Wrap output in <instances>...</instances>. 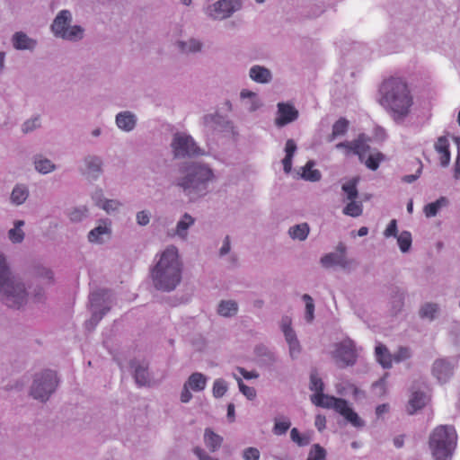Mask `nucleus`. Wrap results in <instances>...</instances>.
Returning a JSON list of instances; mask_svg holds the SVG:
<instances>
[{
  "mask_svg": "<svg viewBox=\"0 0 460 460\" xmlns=\"http://www.w3.org/2000/svg\"><path fill=\"white\" fill-rule=\"evenodd\" d=\"M447 203V199L445 197H441L435 202L427 204L423 208V212L427 217H433L443 207H446Z\"/></svg>",
  "mask_w": 460,
  "mask_h": 460,
  "instance_id": "42",
  "label": "nucleus"
},
{
  "mask_svg": "<svg viewBox=\"0 0 460 460\" xmlns=\"http://www.w3.org/2000/svg\"><path fill=\"white\" fill-rule=\"evenodd\" d=\"M28 196V188L23 184H17L11 193V201L15 205H21L25 202Z\"/></svg>",
  "mask_w": 460,
  "mask_h": 460,
  "instance_id": "39",
  "label": "nucleus"
},
{
  "mask_svg": "<svg viewBox=\"0 0 460 460\" xmlns=\"http://www.w3.org/2000/svg\"><path fill=\"white\" fill-rule=\"evenodd\" d=\"M33 166L35 171L40 174H48L57 170V165L42 155H37L33 157Z\"/></svg>",
  "mask_w": 460,
  "mask_h": 460,
  "instance_id": "30",
  "label": "nucleus"
},
{
  "mask_svg": "<svg viewBox=\"0 0 460 460\" xmlns=\"http://www.w3.org/2000/svg\"><path fill=\"white\" fill-rule=\"evenodd\" d=\"M183 261L178 247L168 244L159 251L154 259L150 271L154 287L161 291L174 290L181 282Z\"/></svg>",
  "mask_w": 460,
  "mask_h": 460,
  "instance_id": "2",
  "label": "nucleus"
},
{
  "mask_svg": "<svg viewBox=\"0 0 460 460\" xmlns=\"http://www.w3.org/2000/svg\"><path fill=\"white\" fill-rule=\"evenodd\" d=\"M231 251V243L228 236H226L223 240L222 245L219 249V256L225 257L226 255L229 254Z\"/></svg>",
  "mask_w": 460,
  "mask_h": 460,
  "instance_id": "62",
  "label": "nucleus"
},
{
  "mask_svg": "<svg viewBox=\"0 0 460 460\" xmlns=\"http://www.w3.org/2000/svg\"><path fill=\"white\" fill-rule=\"evenodd\" d=\"M436 152L439 155V162L441 166L446 167L450 163L449 140L447 137L442 136L438 138L434 145Z\"/></svg>",
  "mask_w": 460,
  "mask_h": 460,
  "instance_id": "27",
  "label": "nucleus"
},
{
  "mask_svg": "<svg viewBox=\"0 0 460 460\" xmlns=\"http://www.w3.org/2000/svg\"><path fill=\"white\" fill-rule=\"evenodd\" d=\"M384 235L386 238L389 237H396L398 235L397 230V221L395 219H392L387 225L386 228L384 231Z\"/></svg>",
  "mask_w": 460,
  "mask_h": 460,
  "instance_id": "60",
  "label": "nucleus"
},
{
  "mask_svg": "<svg viewBox=\"0 0 460 460\" xmlns=\"http://www.w3.org/2000/svg\"><path fill=\"white\" fill-rule=\"evenodd\" d=\"M348 126L349 123L346 119H340L333 124L332 134L327 137L326 140L328 142H332L336 138L345 135L348 129Z\"/></svg>",
  "mask_w": 460,
  "mask_h": 460,
  "instance_id": "43",
  "label": "nucleus"
},
{
  "mask_svg": "<svg viewBox=\"0 0 460 460\" xmlns=\"http://www.w3.org/2000/svg\"><path fill=\"white\" fill-rule=\"evenodd\" d=\"M192 452L198 460H219L217 457L211 456L208 452L200 447H195L192 449Z\"/></svg>",
  "mask_w": 460,
  "mask_h": 460,
  "instance_id": "57",
  "label": "nucleus"
},
{
  "mask_svg": "<svg viewBox=\"0 0 460 460\" xmlns=\"http://www.w3.org/2000/svg\"><path fill=\"white\" fill-rule=\"evenodd\" d=\"M378 102L395 123L402 124L411 114L414 97L403 79L391 77L381 84Z\"/></svg>",
  "mask_w": 460,
  "mask_h": 460,
  "instance_id": "1",
  "label": "nucleus"
},
{
  "mask_svg": "<svg viewBox=\"0 0 460 460\" xmlns=\"http://www.w3.org/2000/svg\"><path fill=\"white\" fill-rule=\"evenodd\" d=\"M137 123V117L130 111H123L116 114L115 124L123 132H131Z\"/></svg>",
  "mask_w": 460,
  "mask_h": 460,
  "instance_id": "24",
  "label": "nucleus"
},
{
  "mask_svg": "<svg viewBox=\"0 0 460 460\" xmlns=\"http://www.w3.org/2000/svg\"><path fill=\"white\" fill-rule=\"evenodd\" d=\"M112 222L108 217H102L95 221L94 226L87 233L86 240L92 245H104L112 239Z\"/></svg>",
  "mask_w": 460,
  "mask_h": 460,
  "instance_id": "12",
  "label": "nucleus"
},
{
  "mask_svg": "<svg viewBox=\"0 0 460 460\" xmlns=\"http://www.w3.org/2000/svg\"><path fill=\"white\" fill-rule=\"evenodd\" d=\"M10 42L12 47L17 51L34 52L39 45L37 39L31 37L23 31L13 33Z\"/></svg>",
  "mask_w": 460,
  "mask_h": 460,
  "instance_id": "20",
  "label": "nucleus"
},
{
  "mask_svg": "<svg viewBox=\"0 0 460 460\" xmlns=\"http://www.w3.org/2000/svg\"><path fill=\"white\" fill-rule=\"evenodd\" d=\"M438 307L437 305L426 304L421 307L420 314L422 318L432 320L435 318L436 314H438Z\"/></svg>",
  "mask_w": 460,
  "mask_h": 460,
  "instance_id": "53",
  "label": "nucleus"
},
{
  "mask_svg": "<svg viewBox=\"0 0 460 460\" xmlns=\"http://www.w3.org/2000/svg\"><path fill=\"white\" fill-rule=\"evenodd\" d=\"M290 421L288 418H279L275 420L273 433L275 435H283L290 428Z\"/></svg>",
  "mask_w": 460,
  "mask_h": 460,
  "instance_id": "49",
  "label": "nucleus"
},
{
  "mask_svg": "<svg viewBox=\"0 0 460 460\" xmlns=\"http://www.w3.org/2000/svg\"><path fill=\"white\" fill-rule=\"evenodd\" d=\"M298 114V111L291 103L279 102L274 123L277 127L282 128L296 120Z\"/></svg>",
  "mask_w": 460,
  "mask_h": 460,
  "instance_id": "19",
  "label": "nucleus"
},
{
  "mask_svg": "<svg viewBox=\"0 0 460 460\" xmlns=\"http://www.w3.org/2000/svg\"><path fill=\"white\" fill-rule=\"evenodd\" d=\"M30 299H31L33 303H41L45 299L44 289L42 288H35Z\"/></svg>",
  "mask_w": 460,
  "mask_h": 460,
  "instance_id": "61",
  "label": "nucleus"
},
{
  "mask_svg": "<svg viewBox=\"0 0 460 460\" xmlns=\"http://www.w3.org/2000/svg\"><path fill=\"white\" fill-rule=\"evenodd\" d=\"M310 390L314 392V394L311 395V401L314 404L323 408L333 409L341 415L348 423L356 429L365 427V420L358 416L346 400L330 396L323 393V383L316 373L311 374Z\"/></svg>",
  "mask_w": 460,
  "mask_h": 460,
  "instance_id": "5",
  "label": "nucleus"
},
{
  "mask_svg": "<svg viewBox=\"0 0 460 460\" xmlns=\"http://www.w3.org/2000/svg\"><path fill=\"white\" fill-rule=\"evenodd\" d=\"M310 233V226L307 223H300L288 228V236L295 241H305Z\"/></svg>",
  "mask_w": 460,
  "mask_h": 460,
  "instance_id": "32",
  "label": "nucleus"
},
{
  "mask_svg": "<svg viewBox=\"0 0 460 460\" xmlns=\"http://www.w3.org/2000/svg\"><path fill=\"white\" fill-rule=\"evenodd\" d=\"M333 348L332 356L336 363L341 367L355 365L361 351V348L358 347L349 338L335 343Z\"/></svg>",
  "mask_w": 460,
  "mask_h": 460,
  "instance_id": "9",
  "label": "nucleus"
},
{
  "mask_svg": "<svg viewBox=\"0 0 460 460\" xmlns=\"http://www.w3.org/2000/svg\"><path fill=\"white\" fill-rule=\"evenodd\" d=\"M89 208L87 206H79L72 208L67 212L69 220L73 223H79L89 217Z\"/></svg>",
  "mask_w": 460,
  "mask_h": 460,
  "instance_id": "41",
  "label": "nucleus"
},
{
  "mask_svg": "<svg viewBox=\"0 0 460 460\" xmlns=\"http://www.w3.org/2000/svg\"><path fill=\"white\" fill-rule=\"evenodd\" d=\"M216 180L212 168L203 163H190L185 167L184 174L177 181L183 193L191 201L205 197L209 185Z\"/></svg>",
  "mask_w": 460,
  "mask_h": 460,
  "instance_id": "4",
  "label": "nucleus"
},
{
  "mask_svg": "<svg viewBox=\"0 0 460 460\" xmlns=\"http://www.w3.org/2000/svg\"><path fill=\"white\" fill-rule=\"evenodd\" d=\"M239 99L242 106L250 113L259 111L263 106V102L260 95L247 88L240 91Z\"/></svg>",
  "mask_w": 460,
  "mask_h": 460,
  "instance_id": "21",
  "label": "nucleus"
},
{
  "mask_svg": "<svg viewBox=\"0 0 460 460\" xmlns=\"http://www.w3.org/2000/svg\"><path fill=\"white\" fill-rule=\"evenodd\" d=\"M204 444L207 448L214 453L219 450L223 444V437L214 432L210 428H207L204 430L203 435Z\"/></svg>",
  "mask_w": 460,
  "mask_h": 460,
  "instance_id": "29",
  "label": "nucleus"
},
{
  "mask_svg": "<svg viewBox=\"0 0 460 460\" xmlns=\"http://www.w3.org/2000/svg\"><path fill=\"white\" fill-rule=\"evenodd\" d=\"M397 243L402 252H407L411 246V234L408 231H402L397 236Z\"/></svg>",
  "mask_w": 460,
  "mask_h": 460,
  "instance_id": "46",
  "label": "nucleus"
},
{
  "mask_svg": "<svg viewBox=\"0 0 460 460\" xmlns=\"http://www.w3.org/2000/svg\"><path fill=\"white\" fill-rule=\"evenodd\" d=\"M93 204L107 215L114 216L123 208V202L119 199L106 198L102 188L96 186L90 194Z\"/></svg>",
  "mask_w": 460,
  "mask_h": 460,
  "instance_id": "14",
  "label": "nucleus"
},
{
  "mask_svg": "<svg viewBox=\"0 0 460 460\" xmlns=\"http://www.w3.org/2000/svg\"><path fill=\"white\" fill-rule=\"evenodd\" d=\"M24 225L25 222L23 220H15L13 222V227L7 232V237L12 243L18 244L23 242L25 238Z\"/></svg>",
  "mask_w": 460,
  "mask_h": 460,
  "instance_id": "33",
  "label": "nucleus"
},
{
  "mask_svg": "<svg viewBox=\"0 0 460 460\" xmlns=\"http://www.w3.org/2000/svg\"><path fill=\"white\" fill-rule=\"evenodd\" d=\"M453 366L445 359H438L432 367L433 376L439 382H447L453 375Z\"/></svg>",
  "mask_w": 460,
  "mask_h": 460,
  "instance_id": "26",
  "label": "nucleus"
},
{
  "mask_svg": "<svg viewBox=\"0 0 460 460\" xmlns=\"http://www.w3.org/2000/svg\"><path fill=\"white\" fill-rule=\"evenodd\" d=\"M394 363H400L407 360L411 357V352L408 348L401 347L393 353Z\"/></svg>",
  "mask_w": 460,
  "mask_h": 460,
  "instance_id": "55",
  "label": "nucleus"
},
{
  "mask_svg": "<svg viewBox=\"0 0 460 460\" xmlns=\"http://www.w3.org/2000/svg\"><path fill=\"white\" fill-rule=\"evenodd\" d=\"M314 162L309 161L302 168V178L309 181H318L321 179V172L317 169H314Z\"/></svg>",
  "mask_w": 460,
  "mask_h": 460,
  "instance_id": "44",
  "label": "nucleus"
},
{
  "mask_svg": "<svg viewBox=\"0 0 460 460\" xmlns=\"http://www.w3.org/2000/svg\"><path fill=\"white\" fill-rule=\"evenodd\" d=\"M173 45L181 53L186 55L199 53L203 48L202 41L193 37L186 40H176Z\"/></svg>",
  "mask_w": 460,
  "mask_h": 460,
  "instance_id": "25",
  "label": "nucleus"
},
{
  "mask_svg": "<svg viewBox=\"0 0 460 460\" xmlns=\"http://www.w3.org/2000/svg\"><path fill=\"white\" fill-rule=\"evenodd\" d=\"M288 346L290 358L292 359H296L302 351V347L299 341L297 340L292 343H289Z\"/></svg>",
  "mask_w": 460,
  "mask_h": 460,
  "instance_id": "59",
  "label": "nucleus"
},
{
  "mask_svg": "<svg viewBox=\"0 0 460 460\" xmlns=\"http://www.w3.org/2000/svg\"><path fill=\"white\" fill-rule=\"evenodd\" d=\"M151 213L148 210L138 211L136 215V221L138 226H146L149 224Z\"/></svg>",
  "mask_w": 460,
  "mask_h": 460,
  "instance_id": "58",
  "label": "nucleus"
},
{
  "mask_svg": "<svg viewBox=\"0 0 460 460\" xmlns=\"http://www.w3.org/2000/svg\"><path fill=\"white\" fill-rule=\"evenodd\" d=\"M79 170L87 180L96 181L104 172L103 159L98 155L88 154L82 159Z\"/></svg>",
  "mask_w": 460,
  "mask_h": 460,
  "instance_id": "15",
  "label": "nucleus"
},
{
  "mask_svg": "<svg viewBox=\"0 0 460 460\" xmlns=\"http://www.w3.org/2000/svg\"><path fill=\"white\" fill-rule=\"evenodd\" d=\"M234 378L238 384L240 392L249 400H253L256 397V391L253 387L248 386L243 384L242 379L235 374H233Z\"/></svg>",
  "mask_w": 460,
  "mask_h": 460,
  "instance_id": "48",
  "label": "nucleus"
},
{
  "mask_svg": "<svg viewBox=\"0 0 460 460\" xmlns=\"http://www.w3.org/2000/svg\"><path fill=\"white\" fill-rule=\"evenodd\" d=\"M346 205L342 209V213L345 216H349L351 217H358L363 213V204L361 201L357 199L346 200L344 201Z\"/></svg>",
  "mask_w": 460,
  "mask_h": 460,
  "instance_id": "37",
  "label": "nucleus"
},
{
  "mask_svg": "<svg viewBox=\"0 0 460 460\" xmlns=\"http://www.w3.org/2000/svg\"><path fill=\"white\" fill-rule=\"evenodd\" d=\"M228 389L227 383L223 378H217L213 382L212 394L215 398H221Z\"/></svg>",
  "mask_w": 460,
  "mask_h": 460,
  "instance_id": "47",
  "label": "nucleus"
},
{
  "mask_svg": "<svg viewBox=\"0 0 460 460\" xmlns=\"http://www.w3.org/2000/svg\"><path fill=\"white\" fill-rule=\"evenodd\" d=\"M57 385L56 374L50 370L45 371L35 376L31 394L37 400L46 401L55 391Z\"/></svg>",
  "mask_w": 460,
  "mask_h": 460,
  "instance_id": "11",
  "label": "nucleus"
},
{
  "mask_svg": "<svg viewBox=\"0 0 460 460\" xmlns=\"http://www.w3.org/2000/svg\"><path fill=\"white\" fill-rule=\"evenodd\" d=\"M296 144L293 139H288L285 146V157L282 160L283 169L286 173H289L292 169V158L296 151Z\"/></svg>",
  "mask_w": 460,
  "mask_h": 460,
  "instance_id": "35",
  "label": "nucleus"
},
{
  "mask_svg": "<svg viewBox=\"0 0 460 460\" xmlns=\"http://www.w3.org/2000/svg\"><path fill=\"white\" fill-rule=\"evenodd\" d=\"M357 183L358 179L353 178L342 184L341 190L344 193L343 201L358 199V191L357 189Z\"/></svg>",
  "mask_w": 460,
  "mask_h": 460,
  "instance_id": "38",
  "label": "nucleus"
},
{
  "mask_svg": "<svg viewBox=\"0 0 460 460\" xmlns=\"http://www.w3.org/2000/svg\"><path fill=\"white\" fill-rule=\"evenodd\" d=\"M196 224V217L188 212L180 216L173 228L168 232V236L181 242H186L190 237V231Z\"/></svg>",
  "mask_w": 460,
  "mask_h": 460,
  "instance_id": "17",
  "label": "nucleus"
},
{
  "mask_svg": "<svg viewBox=\"0 0 460 460\" xmlns=\"http://www.w3.org/2000/svg\"><path fill=\"white\" fill-rule=\"evenodd\" d=\"M241 456L243 460H260L261 452L255 447H247L242 450Z\"/></svg>",
  "mask_w": 460,
  "mask_h": 460,
  "instance_id": "54",
  "label": "nucleus"
},
{
  "mask_svg": "<svg viewBox=\"0 0 460 460\" xmlns=\"http://www.w3.org/2000/svg\"><path fill=\"white\" fill-rule=\"evenodd\" d=\"M249 78L259 84H269L273 80L272 71L261 65H253L248 71Z\"/></svg>",
  "mask_w": 460,
  "mask_h": 460,
  "instance_id": "23",
  "label": "nucleus"
},
{
  "mask_svg": "<svg viewBox=\"0 0 460 460\" xmlns=\"http://www.w3.org/2000/svg\"><path fill=\"white\" fill-rule=\"evenodd\" d=\"M320 263L326 269L340 267L348 270L350 269L352 261L342 253L330 252L321 258Z\"/></svg>",
  "mask_w": 460,
  "mask_h": 460,
  "instance_id": "22",
  "label": "nucleus"
},
{
  "mask_svg": "<svg viewBox=\"0 0 460 460\" xmlns=\"http://www.w3.org/2000/svg\"><path fill=\"white\" fill-rule=\"evenodd\" d=\"M325 458V450L320 447L319 445H314L311 451L309 452L308 457L306 460H324Z\"/></svg>",
  "mask_w": 460,
  "mask_h": 460,
  "instance_id": "56",
  "label": "nucleus"
},
{
  "mask_svg": "<svg viewBox=\"0 0 460 460\" xmlns=\"http://www.w3.org/2000/svg\"><path fill=\"white\" fill-rule=\"evenodd\" d=\"M172 148L176 157H185L203 155L192 137L185 133L175 134L172 141Z\"/></svg>",
  "mask_w": 460,
  "mask_h": 460,
  "instance_id": "13",
  "label": "nucleus"
},
{
  "mask_svg": "<svg viewBox=\"0 0 460 460\" xmlns=\"http://www.w3.org/2000/svg\"><path fill=\"white\" fill-rule=\"evenodd\" d=\"M237 371L245 378V379H255L259 377V374L256 371H247L243 367H238Z\"/></svg>",
  "mask_w": 460,
  "mask_h": 460,
  "instance_id": "64",
  "label": "nucleus"
},
{
  "mask_svg": "<svg viewBox=\"0 0 460 460\" xmlns=\"http://www.w3.org/2000/svg\"><path fill=\"white\" fill-rule=\"evenodd\" d=\"M30 300L25 283L12 272L7 258L0 252V301L12 309H21Z\"/></svg>",
  "mask_w": 460,
  "mask_h": 460,
  "instance_id": "3",
  "label": "nucleus"
},
{
  "mask_svg": "<svg viewBox=\"0 0 460 460\" xmlns=\"http://www.w3.org/2000/svg\"><path fill=\"white\" fill-rule=\"evenodd\" d=\"M39 275L45 283H50L53 280V272L49 269H42Z\"/></svg>",
  "mask_w": 460,
  "mask_h": 460,
  "instance_id": "63",
  "label": "nucleus"
},
{
  "mask_svg": "<svg viewBox=\"0 0 460 460\" xmlns=\"http://www.w3.org/2000/svg\"><path fill=\"white\" fill-rule=\"evenodd\" d=\"M132 368H134L135 380L139 386L150 385L149 374L144 365L136 366V364L133 363Z\"/></svg>",
  "mask_w": 460,
  "mask_h": 460,
  "instance_id": "40",
  "label": "nucleus"
},
{
  "mask_svg": "<svg viewBox=\"0 0 460 460\" xmlns=\"http://www.w3.org/2000/svg\"><path fill=\"white\" fill-rule=\"evenodd\" d=\"M370 138L365 135H359L358 137L353 141H346L339 143L335 146L337 149L343 150L346 155L351 153L358 155L361 162L366 166L373 171L376 170L379 164L384 159V155L377 150L371 149L368 142Z\"/></svg>",
  "mask_w": 460,
  "mask_h": 460,
  "instance_id": "7",
  "label": "nucleus"
},
{
  "mask_svg": "<svg viewBox=\"0 0 460 460\" xmlns=\"http://www.w3.org/2000/svg\"><path fill=\"white\" fill-rule=\"evenodd\" d=\"M303 301L305 304V318L308 323H311L314 320V304L313 298L305 294L302 296Z\"/></svg>",
  "mask_w": 460,
  "mask_h": 460,
  "instance_id": "50",
  "label": "nucleus"
},
{
  "mask_svg": "<svg viewBox=\"0 0 460 460\" xmlns=\"http://www.w3.org/2000/svg\"><path fill=\"white\" fill-rule=\"evenodd\" d=\"M222 117L217 113L207 114L203 117V125L209 130H217L222 121Z\"/></svg>",
  "mask_w": 460,
  "mask_h": 460,
  "instance_id": "45",
  "label": "nucleus"
},
{
  "mask_svg": "<svg viewBox=\"0 0 460 460\" xmlns=\"http://www.w3.org/2000/svg\"><path fill=\"white\" fill-rule=\"evenodd\" d=\"M40 127V117H32L25 120L22 125V131L23 134H29Z\"/></svg>",
  "mask_w": 460,
  "mask_h": 460,
  "instance_id": "51",
  "label": "nucleus"
},
{
  "mask_svg": "<svg viewBox=\"0 0 460 460\" xmlns=\"http://www.w3.org/2000/svg\"><path fill=\"white\" fill-rule=\"evenodd\" d=\"M457 444L455 428L439 425L429 435V446L435 460H451Z\"/></svg>",
  "mask_w": 460,
  "mask_h": 460,
  "instance_id": "6",
  "label": "nucleus"
},
{
  "mask_svg": "<svg viewBox=\"0 0 460 460\" xmlns=\"http://www.w3.org/2000/svg\"><path fill=\"white\" fill-rule=\"evenodd\" d=\"M108 298V292L103 290L96 291L91 294L90 306L93 315L90 322L93 323V324H96L110 309V304L107 301Z\"/></svg>",
  "mask_w": 460,
  "mask_h": 460,
  "instance_id": "18",
  "label": "nucleus"
},
{
  "mask_svg": "<svg viewBox=\"0 0 460 460\" xmlns=\"http://www.w3.org/2000/svg\"><path fill=\"white\" fill-rule=\"evenodd\" d=\"M217 314L223 317H233L238 312V304L232 299L222 300L217 305Z\"/></svg>",
  "mask_w": 460,
  "mask_h": 460,
  "instance_id": "34",
  "label": "nucleus"
},
{
  "mask_svg": "<svg viewBox=\"0 0 460 460\" xmlns=\"http://www.w3.org/2000/svg\"><path fill=\"white\" fill-rule=\"evenodd\" d=\"M290 438L293 442H295L300 447L306 446L310 443V437L305 434H301L296 428H293L291 429Z\"/></svg>",
  "mask_w": 460,
  "mask_h": 460,
  "instance_id": "52",
  "label": "nucleus"
},
{
  "mask_svg": "<svg viewBox=\"0 0 460 460\" xmlns=\"http://www.w3.org/2000/svg\"><path fill=\"white\" fill-rule=\"evenodd\" d=\"M376 360L384 367L391 368L394 364L393 353L382 343L376 344L375 348Z\"/></svg>",
  "mask_w": 460,
  "mask_h": 460,
  "instance_id": "28",
  "label": "nucleus"
},
{
  "mask_svg": "<svg viewBox=\"0 0 460 460\" xmlns=\"http://www.w3.org/2000/svg\"><path fill=\"white\" fill-rule=\"evenodd\" d=\"M428 397L422 392H412L406 411L409 414H414L417 411L420 410L427 403Z\"/></svg>",
  "mask_w": 460,
  "mask_h": 460,
  "instance_id": "31",
  "label": "nucleus"
},
{
  "mask_svg": "<svg viewBox=\"0 0 460 460\" xmlns=\"http://www.w3.org/2000/svg\"><path fill=\"white\" fill-rule=\"evenodd\" d=\"M73 16L68 10L58 12L53 20L50 30L56 38L69 42H78L84 37V29L78 24H72Z\"/></svg>",
  "mask_w": 460,
  "mask_h": 460,
  "instance_id": "8",
  "label": "nucleus"
},
{
  "mask_svg": "<svg viewBox=\"0 0 460 460\" xmlns=\"http://www.w3.org/2000/svg\"><path fill=\"white\" fill-rule=\"evenodd\" d=\"M243 7L242 0H217L204 8L205 15L213 21L230 18Z\"/></svg>",
  "mask_w": 460,
  "mask_h": 460,
  "instance_id": "10",
  "label": "nucleus"
},
{
  "mask_svg": "<svg viewBox=\"0 0 460 460\" xmlns=\"http://www.w3.org/2000/svg\"><path fill=\"white\" fill-rule=\"evenodd\" d=\"M208 378L200 372L192 373L184 382L180 394V401L188 403L192 399L193 393H200L205 390Z\"/></svg>",
  "mask_w": 460,
  "mask_h": 460,
  "instance_id": "16",
  "label": "nucleus"
},
{
  "mask_svg": "<svg viewBox=\"0 0 460 460\" xmlns=\"http://www.w3.org/2000/svg\"><path fill=\"white\" fill-rule=\"evenodd\" d=\"M280 329L284 334L287 344L292 343L298 340L296 332L292 328V320L290 317H282L280 322Z\"/></svg>",
  "mask_w": 460,
  "mask_h": 460,
  "instance_id": "36",
  "label": "nucleus"
}]
</instances>
